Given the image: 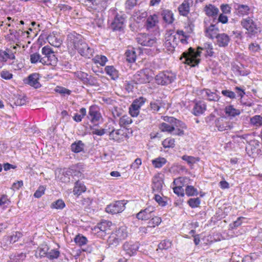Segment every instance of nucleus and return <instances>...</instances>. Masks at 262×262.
<instances>
[{"mask_svg":"<svg viewBox=\"0 0 262 262\" xmlns=\"http://www.w3.org/2000/svg\"><path fill=\"white\" fill-rule=\"evenodd\" d=\"M68 46L77 50L83 57L90 58L93 56V49L89 47L82 36L75 32L67 36Z\"/></svg>","mask_w":262,"mask_h":262,"instance_id":"1","label":"nucleus"},{"mask_svg":"<svg viewBox=\"0 0 262 262\" xmlns=\"http://www.w3.org/2000/svg\"><path fill=\"white\" fill-rule=\"evenodd\" d=\"M201 52L199 50L195 51L194 49L190 47L181 54L180 60L182 61L184 64L194 67L199 65L201 61Z\"/></svg>","mask_w":262,"mask_h":262,"instance_id":"2","label":"nucleus"},{"mask_svg":"<svg viewBox=\"0 0 262 262\" xmlns=\"http://www.w3.org/2000/svg\"><path fill=\"white\" fill-rule=\"evenodd\" d=\"M241 25L243 28L246 30V34L250 38L255 37L261 32L260 28L257 26L256 23L251 17H247L242 19Z\"/></svg>","mask_w":262,"mask_h":262,"instance_id":"3","label":"nucleus"},{"mask_svg":"<svg viewBox=\"0 0 262 262\" xmlns=\"http://www.w3.org/2000/svg\"><path fill=\"white\" fill-rule=\"evenodd\" d=\"M128 236L127 228L121 226L116 229L110 235L107 239L109 245L117 246L122 241L124 240Z\"/></svg>","mask_w":262,"mask_h":262,"instance_id":"4","label":"nucleus"},{"mask_svg":"<svg viewBox=\"0 0 262 262\" xmlns=\"http://www.w3.org/2000/svg\"><path fill=\"white\" fill-rule=\"evenodd\" d=\"M176 78V75L169 71H163L155 77L156 82L158 84L167 85L173 82Z\"/></svg>","mask_w":262,"mask_h":262,"instance_id":"5","label":"nucleus"},{"mask_svg":"<svg viewBox=\"0 0 262 262\" xmlns=\"http://www.w3.org/2000/svg\"><path fill=\"white\" fill-rule=\"evenodd\" d=\"M180 40V38L177 36V34L172 31L167 32L165 34V47L167 51L172 52L177 47Z\"/></svg>","mask_w":262,"mask_h":262,"instance_id":"6","label":"nucleus"},{"mask_svg":"<svg viewBox=\"0 0 262 262\" xmlns=\"http://www.w3.org/2000/svg\"><path fill=\"white\" fill-rule=\"evenodd\" d=\"M138 43L143 46L154 47L157 44V38L149 34L143 33L140 34L136 38Z\"/></svg>","mask_w":262,"mask_h":262,"instance_id":"7","label":"nucleus"},{"mask_svg":"<svg viewBox=\"0 0 262 262\" xmlns=\"http://www.w3.org/2000/svg\"><path fill=\"white\" fill-rule=\"evenodd\" d=\"M126 204L125 200L115 201L107 205L105 208V211L113 214L120 213L125 209Z\"/></svg>","mask_w":262,"mask_h":262,"instance_id":"8","label":"nucleus"},{"mask_svg":"<svg viewBox=\"0 0 262 262\" xmlns=\"http://www.w3.org/2000/svg\"><path fill=\"white\" fill-rule=\"evenodd\" d=\"M146 100L145 98L140 97L133 101L129 108V113L132 117H137L139 115V110Z\"/></svg>","mask_w":262,"mask_h":262,"instance_id":"9","label":"nucleus"},{"mask_svg":"<svg viewBox=\"0 0 262 262\" xmlns=\"http://www.w3.org/2000/svg\"><path fill=\"white\" fill-rule=\"evenodd\" d=\"M150 77L148 69H143L138 71L133 77L136 84L146 83L149 81Z\"/></svg>","mask_w":262,"mask_h":262,"instance_id":"10","label":"nucleus"},{"mask_svg":"<svg viewBox=\"0 0 262 262\" xmlns=\"http://www.w3.org/2000/svg\"><path fill=\"white\" fill-rule=\"evenodd\" d=\"M125 21L124 15L117 13L111 24V28L113 31H122L124 27Z\"/></svg>","mask_w":262,"mask_h":262,"instance_id":"11","label":"nucleus"},{"mask_svg":"<svg viewBox=\"0 0 262 262\" xmlns=\"http://www.w3.org/2000/svg\"><path fill=\"white\" fill-rule=\"evenodd\" d=\"M87 118L93 124L98 122L101 118V115L96 105H92L89 107Z\"/></svg>","mask_w":262,"mask_h":262,"instance_id":"12","label":"nucleus"},{"mask_svg":"<svg viewBox=\"0 0 262 262\" xmlns=\"http://www.w3.org/2000/svg\"><path fill=\"white\" fill-rule=\"evenodd\" d=\"M139 248V244L133 241L126 242L123 245V249L129 256L135 255Z\"/></svg>","mask_w":262,"mask_h":262,"instance_id":"13","label":"nucleus"},{"mask_svg":"<svg viewBox=\"0 0 262 262\" xmlns=\"http://www.w3.org/2000/svg\"><path fill=\"white\" fill-rule=\"evenodd\" d=\"M15 59L14 53L10 49L5 50L0 49V69L5 65L8 59L14 60Z\"/></svg>","mask_w":262,"mask_h":262,"instance_id":"14","label":"nucleus"},{"mask_svg":"<svg viewBox=\"0 0 262 262\" xmlns=\"http://www.w3.org/2000/svg\"><path fill=\"white\" fill-rule=\"evenodd\" d=\"M155 211V207L151 206H149L146 207L145 209L141 210L139 212H138L136 214V217L138 220H141L142 221L149 220L153 216Z\"/></svg>","mask_w":262,"mask_h":262,"instance_id":"15","label":"nucleus"},{"mask_svg":"<svg viewBox=\"0 0 262 262\" xmlns=\"http://www.w3.org/2000/svg\"><path fill=\"white\" fill-rule=\"evenodd\" d=\"M159 19L156 14L150 15L146 18L144 27L148 31L154 30L158 27Z\"/></svg>","mask_w":262,"mask_h":262,"instance_id":"16","label":"nucleus"},{"mask_svg":"<svg viewBox=\"0 0 262 262\" xmlns=\"http://www.w3.org/2000/svg\"><path fill=\"white\" fill-rule=\"evenodd\" d=\"M39 78L40 76L39 74L36 73H33L28 76L25 82L35 89H38L41 86L39 82Z\"/></svg>","mask_w":262,"mask_h":262,"instance_id":"17","label":"nucleus"},{"mask_svg":"<svg viewBox=\"0 0 262 262\" xmlns=\"http://www.w3.org/2000/svg\"><path fill=\"white\" fill-rule=\"evenodd\" d=\"M185 181V178L180 177L177 179H176L173 181V183L175 185L180 184V185L176 186L173 188V192L175 194H176L179 196H184V189L183 188L184 183Z\"/></svg>","mask_w":262,"mask_h":262,"instance_id":"18","label":"nucleus"},{"mask_svg":"<svg viewBox=\"0 0 262 262\" xmlns=\"http://www.w3.org/2000/svg\"><path fill=\"white\" fill-rule=\"evenodd\" d=\"M206 110V104L203 101H199L195 102L192 111V114L195 116L203 114Z\"/></svg>","mask_w":262,"mask_h":262,"instance_id":"19","label":"nucleus"},{"mask_svg":"<svg viewBox=\"0 0 262 262\" xmlns=\"http://www.w3.org/2000/svg\"><path fill=\"white\" fill-rule=\"evenodd\" d=\"M163 181L158 175L155 176L152 180L151 188L153 192H160L162 189Z\"/></svg>","mask_w":262,"mask_h":262,"instance_id":"20","label":"nucleus"},{"mask_svg":"<svg viewBox=\"0 0 262 262\" xmlns=\"http://www.w3.org/2000/svg\"><path fill=\"white\" fill-rule=\"evenodd\" d=\"M58 62V59L54 54V52L48 56L42 57L41 63L44 65H51L55 66Z\"/></svg>","mask_w":262,"mask_h":262,"instance_id":"21","label":"nucleus"},{"mask_svg":"<svg viewBox=\"0 0 262 262\" xmlns=\"http://www.w3.org/2000/svg\"><path fill=\"white\" fill-rule=\"evenodd\" d=\"M219 28L216 27V24H211L209 27L205 29L206 36L210 38L213 39L216 38L219 34Z\"/></svg>","mask_w":262,"mask_h":262,"instance_id":"22","label":"nucleus"},{"mask_svg":"<svg viewBox=\"0 0 262 262\" xmlns=\"http://www.w3.org/2000/svg\"><path fill=\"white\" fill-rule=\"evenodd\" d=\"M192 3V0H184L178 8L180 14L184 16H187L189 12L190 5Z\"/></svg>","mask_w":262,"mask_h":262,"instance_id":"23","label":"nucleus"},{"mask_svg":"<svg viewBox=\"0 0 262 262\" xmlns=\"http://www.w3.org/2000/svg\"><path fill=\"white\" fill-rule=\"evenodd\" d=\"M92 4L94 8L99 11H103L106 9L108 0H89Z\"/></svg>","mask_w":262,"mask_h":262,"instance_id":"24","label":"nucleus"},{"mask_svg":"<svg viewBox=\"0 0 262 262\" xmlns=\"http://www.w3.org/2000/svg\"><path fill=\"white\" fill-rule=\"evenodd\" d=\"M215 124L220 132L227 130L230 128L228 122L225 121L224 118H217L215 121Z\"/></svg>","mask_w":262,"mask_h":262,"instance_id":"25","label":"nucleus"},{"mask_svg":"<svg viewBox=\"0 0 262 262\" xmlns=\"http://www.w3.org/2000/svg\"><path fill=\"white\" fill-rule=\"evenodd\" d=\"M217 43L220 47H226L230 41L228 35L225 33L219 34L216 37Z\"/></svg>","mask_w":262,"mask_h":262,"instance_id":"26","label":"nucleus"},{"mask_svg":"<svg viewBox=\"0 0 262 262\" xmlns=\"http://www.w3.org/2000/svg\"><path fill=\"white\" fill-rule=\"evenodd\" d=\"M205 14L208 16H216L219 12V9L212 4L206 5L204 8Z\"/></svg>","mask_w":262,"mask_h":262,"instance_id":"27","label":"nucleus"},{"mask_svg":"<svg viewBox=\"0 0 262 262\" xmlns=\"http://www.w3.org/2000/svg\"><path fill=\"white\" fill-rule=\"evenodd\" d=\"M161 15L162 16L164 21L168 24H172L174 20L173 14L171 10L165 9L162 11Z\"/></svg>","mask_w":262,"mask_h":262,"instance_id":"28","label":"nucleus"},{"mask_svg":"<svg viewBox=\"0 0 262 262\" xmlns=\"http://www.w3.org/2000/svg\"><path fill=\"white\" fill-rule=\"evenodd\" d=\"M104 71L113 80L117 79L119 77L118 71L113 66H108L105 67Z\"/></svg>","mask_w":262,"mask_h":262,"instance_id":"29","label":"nucleus"},{"mask_svg":"<svg viewBox=\"0 0 262 262\" xmlns=\"http://www.w3.org/2000/svg\"><path fill=\"white\" fill-rule=\"evenodd\" d=\"M84 146V144L81 140H79L73 143L71 145V148L73 152L78 153L83 151Z\"/></svg>","mask_w":262,"mask_h":262,"instance_id":"30","label":"nucleus"},{"mask_svg":"<svg viewBox=\"0 0 262 262\" xmlns=\"http://www.w3.org/2000/svg\"><path fill=\"white\" fill-rule=\"evenodd\" d=\"M126 60L128 62L133 63L136 60V53L134 48L128 49L125 53Z\"/></svg>","mask_w":262,"mask_h":262,"instance_id":"31","label":"nucleus"},{"mask_svg":"<svg viewBox=\"0 0 262 262\" xmlns=\"http://www.w3.org/2000/svg\"><path fill=\"white\" fill-rule=\"evenodd\" d=\"M232 70L240 76H247L249 74V72L246 70L242 64L233 65L232 66Z\"/></svg>","mask_w":262,"mask_h":262,"instance_id":"32","label":"nucleus"},{"mask_svg":"<svg viewBox=\"0 0 262 262\" xmlns=\"http://www.w3.org/2000/svg\"><path fill=\"white\" fill-rule=\"evenodd\" d=\"M235 9L239 15H247L249 13L250 10V7L247 5L237 4Z\"/></svg>","mask_w":262,"mask_h":262,"instance_id":"33","label":"nucleus"},{"mask_svg":"<svg viewBox=\"0 0 262 262\" xmlns=\"http://www.w3.org/2000/svg\"><path fill=\"white\" fill-rule=\"evenodd\" d=\"M49 249L47 245H42L37 248L35 255L36 257H39L40 258L47 257Z\"/></svg>","mask_w":262,"mask_h":262,"instance_id":"34","label":"nucleus"},{"mask_svg":"<svg viewBox=\"0 0 262 262\" xmlns=\"http://www.w3.org/2000/svg\"><path fill=\"white\" fill-rule=\"evenodd\" d=\"M225 112L228 116L233 117L239 115L241 113L239 110L235 108L232 105L227 106L225 108Z\"/></svg>","mask_w":262,"mask_h":262,"instance_id":"35","label":"nucleus"},{"mask_svg":"<svg viewBox=\"0 0 262 262\" xmlns=\"http://www.w3.org/2000/svg\"><path fill=\"white\" fill-rule=\"evenodd\" d=\"M86 188L83 182L77 181L75 182L73 192L75 194L80 195L82 192L85 191Z\"/></svg>","mask_w":262,"mask_h":262,"instance_id":"36","label":"nucleus"},{"mask_svg":"<svg viewBox=\"0 0 262 262\" xmlns=\"http://www.w3.org/2000/svg\"><path fill=\"white\" fill-rule=\"evenodd\" d=\"M204 92L209 101H218L220 98V96L216 92H213L209 89H205Z\"/></svg>","mask_w":262,"mask_h":262,"instance_id":"37","label":"nucleus"},{"mask_svg":"<svg viewBox=\"0 0 262 262\" xmlns=\"http://www.w3.org/2000/svg\"><path fill=\"white\" fill-rule=\"evenodd\" d=\"M198 50H205L206 52L205 56L212 57L214 55V52L213 51V47L211 44L209 43H205L204 44L203 47H199Z\"/></svg>","mask_w":262,"mask_h":262,"instance_id":"38","label":"nucleus"},{"mask_svg":"<svg viewBox=\"0 0 262 262\" xmlns=\"http://www.w3.org/2000/svg\"><path fill=\"white\" fill-rule=\"evenodd\" d=\"M161 222L162 219L160 217L153 214V216L149 219V221L148 222V226L147 228H154L156 226H158Z\"/></svg>","mask_w":262,"mask_h":262,"instance_id":"39","label":"nucleus"},{"mask_svg":"<svg viewBox=\"0 0 262 262\" xmlns=\"http://www.w3.org/2000/svg\"><path fill=\"white\" fill-rule=\"evenodd\" d=\"M133 122L130 117L127 115H124L119 119V125L121 127H126Z\"/></svg>","mask_w":262,"mask_h":262,"instance_id":"40","label":"nucleus"},{"mask_svg":"<svg viewBox=\"0 0 262 262\" xmlns=\"http://www.w3.org/2000/svg\"><path fill=\"white\" fill-rule=\"evenodd\" d=\"M153 166L155 168H161L167 162L165 158L163 157H158L151 161Z\"/></svg>","mask_w":262,"mask_h":262,"instance_id":"41","label":"nucleus"},{"mask_svg":"<svg viewBox=\"0 0 262 262\" xmlns=\"http://www.w3.org/2000/svg\"><path fill=\"white\" fill-rule=\"evenodd\" d=\"M74 241L77 245L80 247L86 245L88 241L86 237L80 234L75 236Z\"/></svg>","mask_w":262,"mask_h":262,"instance_id":"42","label":"nucleus"},{"mask_svg":"<svg viewBox=\"0 0 262 262\" xmlns=\"http://www.w3.org/2000/svg\"><path fill=\"white\" fill-rule=\"evenodd\" d=\"M185 191L188 196H196L199 193L197 189L191 185H187L186 187Z\"/></svg>","mask_w":262,"mask_h":262,"instance_id":"43","label":"nucleus"},{"mask_svg":"<svg viewBox=\"0 0 262 262\" xmlns=\"http://www.w3.org/2000/svg\"><path fill=\"white\" fill-rule=\"evenodd\" d=\"M66 206L64 201L61 199H58L56 201L53 202L51 204L50 207L52 209H62Z\"/></svg>","mask_w":262,"mask_h":262,"instance_id":"44","label":"nucleus"},{"mask_svg":"<svg viewBox=\"0 0 262 262\" xmlns=\"http://www.w3.org/2000/svg\"><path fill=\"white\" fill-rule=\"evenodd\" d=\"M159 128L163 132L171 133L174 130V127L173 125H169L168 123L163 122L160 124Z\"/></svg>","mask_w":262,"mask_h":262,"instance_id":"45","label":"nucleus"},{"mask_svg":"<svg viewBox=\"0 0 262 262\" xmlns=\"http://www.w3.org/2000/svg\"><path fill=\"white\" fill-rule=\"evenodd\" d=\"M250 123L253 125L259 127L262 125V115H255L250 119Z\"/></svg>","mask_w":262,"mask_h":262,"instance_id":"46","label":"nucleus"},{"mask_svg":"<svg viewBox=\"0 0 262 262\" xmlns=\"http://www.w3.org/2000/svg\"><path fill=\"white\" fill-rule=\"evenodd\" d=\"M175 140L172 138H167L162 141V144L164 148H173L175 145Z\"/></svg>","mask_w":262,"mask_h":262,"instance_id":"47","label":"nucleus"},{"mask_svg":"<svg viewBox=\"0 0 262 262\" xmlns=\"http://www.w3.org/2000/svg\"><path fill=\"white\" fill-rule=\"evenodd\" d=\"M95 63H99L101 66H104L107 61V59L104 55H97L93 59Z\"/></svg>","mask_w":262,"mask_h":262,"instance_id":"48","label":"nucleus"},{"mask_svg":"<svg viewBox=\"0 0 262 262\" xmlns=\"http://www.w3.org/2000/svg\"><path fill=\"white\" fill-rule=\"evenodd\" d=\"M26 258V254L20 253L17 254L12 255L10 257L11 262H21Z\"/></svg>","mask_w":262,"mask_h":262,"instance_id":"49","label":"nucleus"},{"mask_svg":"<svg viewBox=\"0 0 262 262\" xmlns=\"http://www.w3.org/2000/svg\"><path fill=\"white\" fill-rule=\"evenodd\" d=\"M171 246V242L168 239H164L158 245V249L160 250H167L170 248Z\"/></svg>","mask_w":262,"mask_h":262,"instance_id":"50","label":"nucleus"},{"mask_svg":"<svg viewBox=\"0 0 262 262\" xmlns=\"http://www.w3.org/2000/svg\"><path fill=\"white\" fill-rule=\"evenodd\" d=\"M162 106V102L160 100H156L155 101L150 103V109L154 112H157L159 111Z\"/></svg>","mask_w":262,"mask_h":262,"instance_id":"51","label":"nucleus"},{"mask_svg":"<svg viewBox=\"0 0 262 262\" xmlns=\"http://www.w3.org/2000/svg\"><path fill=\"white\" fill-rule=\"evenodd\" d=\"M187 203L191 208H196L201 204V200L199 198H191L188 200Z\"/></svg>","mask_w":262,"mask_h":262,"instance_id":"52","label":"nucleus"},{"mask_svg":"<svg viewBox=\"0 0 262 262\" xmlns=\"http://www.w3.org/2000/svg\"><path fill=\"white\" fill-rule=\"evenodd\" d=\"M42 57L38 53H34L30 55V62L31 63L35 64L38 62L41 63Z\"/></svg>","mask_w":262,"mask_h":262,"instance_id":"53","label":"nucleus"},{"mask_svg":"<svg viewBox=\"0 0 262 262\" xmlns=\"http://www.w3.org/2000/svg\"><path fill=\"white\" fill-rule=\"evenodd\" d=\"M244 217H238L237 220L233 223L229 224V227L231 229H236L237 227L240 226L243 222V220H245Z\"/></svg>","mask_w":262,"mask_h":262,"instance_id":"54","label":"nucleus"},{"mask_svg":"<svg viewBox=\"0 0 262 262\" xmlns=\"http://www.w3.org/2000/svg\"><path fill=\"white\" fill-rule=\"evenodd\" d=\"M83 83L91 86H96L97 85V78L91 75H89Z\"/></svg>","mask_w":262,"mask_h":262,"instance_id":"55","label":"nucleus"},{"mask_svg":"<svg viewBox=\"0 0 262 262\" xmlns=\"http://www.w3.org/2000/svg\"><path fill=\"white\" fill-rule=\"evenodd\" d=\"M60 252L56 249H52L50 252L48 251L47 257L50 259H56L59 256Z\"/></svg>","mask_w":262,"mask_h":262,"instance_id":"56","label":"nucleus"},{"mask_svg":"<svg viewBox=\"0 0 262 262\" xmlns=\"http://www.w3.org/2000/svg\"><path fill=\"white\" fill-rule=\"evenodd\" d=\"M154 198H155V201L161 206L164 207V206H165L167 204V201L165 200L167 199L166 197L163 198L160 195H159L158 194H156L155 195Z\"/></svg>","mask_w":262,"mask_h":262,"instance_id":"57","label":"nucleus"},{"mask_svg":"<svg viewBox=\"0 0 262 262\" xmlns=\"http://www.w3.org/2000/svg\"><path fill=\"white\" fill-rule=\"evenodd\" d=\"M46 189V187L45 186H39L34 193V196L36 198H40L45 193Z\"/></svg>","mask_w":262,"mask_h":262,"instance_id":"58","label":"nucleus"},{"mask_svg":"<svg viewBox=\"0 0 262 262\" xmlns=\"http://www.w3.org/2000/svg\"><path fill=\"white\" fill-rule=\"evenodd\" d=\"M2 246L3 248L6 249L8 246L12 244L11 241H10V237L9 235H5L2 238L1 242Z\"/></svg>","mask_w":262,"mask_h":262,"instance_id":"59","label":"nucleus"},{"mask_svg":"<svg viewBox=\"0 0 262 262\" xmlns=\"http://www.w3.org/2000/svg\"><path fill=\"white\" fill-rule=\"evenodd\" d=\"M10 201L6 194H3L0 197V206L7 207L10 203Z\"/></svg>","mask_w":262,"mask_h":262,"instance_id":"60","label":"nucleus"},{"mask_svg":"<svg viewBox=\"0 0 262 262\" xmlns=\"http://www.w3.org/2000/svg\"><path fill=\"white\" fill-rule=\"evenodd\" d=\"M136 84V82L134 80L127 81H125L124 86L125 89L128 92H132L133 91L134 88V85Z\"/></svg>","mask_w":262,"mask_h":262,"instance_id":"61","label":"nucleus"},{"mask_svg":"<svg viewBox=\"0 0 262 262\" xmlns=\"http://www.w3.org/2000/svg\"><path fill=\"white\" fill-rule=\"evenodd\" d=\"M23 236L22 233L20 232L16 231L12 233L11 235H10V241H11L12 244L18 241Z\"/></svg>","mask_w":262,"mask_h":262,"instance_id":"62","label":"nucleus"},{"mask_svg":"<svg viewBox=\"0 0 262 262\" xmlns=\"http://www.w3.org/2000/svg\"><path fill=\"white\" fill-rule=\"evenodd\" d=\"M95 229H98L100 231L106 232L109 228L107 225V223L106 222H101L100 224H98L97 226L95 228Z\"/></svg>","mask_w":262,"mask_h":262,"instance_id":"63","label":"nucleus"},{"mask_svg":"<svg viewBox=\"0 0 262 262\" xmlns=\"http://www.w3.org/2000/svg\"><path fill=\"white\" fill-rule=\"evenodd\" d=\"M182 159L183 160L186 161L187 163L189 164H193L195 163L196 161H198V160H197L196 158L193 156L187 155L183 156Z\"/></svg>","mask_w":262,"mask_h":262,"instance_id":"64","label":"nucleus"}]
</instances>
